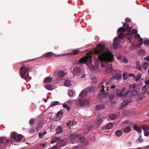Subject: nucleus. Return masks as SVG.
Instances as JSON below:
<instances>
[{
    "mask_svg": "<svg viewBox=\"0 0 149 149\" xmlns=\"http://www.w3.org/2000/svg\"><path fill=\"white\" fill-rule=\"evenodd\" d=\"M104 45H98L97 47L95 48L94 52L95 54L98 55V59L100 61L101 66L106 67V62H111L114 59L113 55L107 51Z\"/></svg>",
    "mask_w": 149,
    "mask_h": 149,
    "instance_id": "1",
    "label": "nucleus"
},
{
    "mask_svg": "<svg viewBox=\"0 0 149 149\" xmlns=\"http://www.w3.org/2000/svg\"><path fill=\"white\" fill-rule=\"evenodd\" d=\"M69 138L72 143H74L75 142H79L82 143V145L85 146L88 144V142L84 137L81 136V135L77 133L70 134Z\"/></svg>",
    "mask_w": 149,
    "mask_h": 149,
    "instance_id": "2",
    "label": "nucleus"
},
{
    "mask_svg": "<svg viewBox=\"0 0 149 149\" xmlns=\"http://www.w3.org/2000/svg\"><path fill=\"white\" fill-rule=\"evenodd\" d=\"M92 56H86L81 58L79 61V63H89V65L88 66L89 68L91 70H93L94 68V66L91 64L92 62L91 58Z\"/></svg>",
    "mask_w": 149,
    "mask_h": 149,
    "instance_id": "3",
    "label": "nucleus"
},
{
    "mask_svg": "<svg viewBox=\"0 0 149 149\" xmlns=\"http://www.w3.org/2000/svg\"><path fill=\"white\" fill-rule=\"evenodd\" d=\"M28 69L25 68L24 67H22L21 68L19 72L20 74L21 77L26 80L27 79L28 76Z\"/></svg>",
    "mask_w": 149,
    "mask_h": 149,
    "instance_id": "4",
    "label": "nucleus"
},
{
    "mask_svg": "<svg viewBox=\"0 0 149 149\" xmlns=\"http://www.w3.org/2000/svg\"><path fill=\"white\" fill-rule=\"evenodd\" d=\"M105 82V80H103V81H102L99 85L98 86V88L101 91V92L100 93V95H104L107 93L106 92H105V90H104V89L106 87V86L104 85H103Z\"/></svg>",
    "mask_w": 149,
    "mask_h": 149,
    "instance_id": "5",
    "label": "nucleus"
},
{
    "mask_svg": "<svg viewBox=\"0 0 149 149\" xmlns=\"http://www.w3.org/2000/svg\"><path fill=\"white\" fill-rule=\"evenodd\" d=\"M130 33H126L124 34L123 33H121L119 34L118 37L119 39H123L124 37H126L127 39L129 40L130 42L132 41V35H130Z\"/></svg>",
    "mask_w": 149,
    "mask_h": 149,
    "instance_id": "6",
    "label": "nucleus"
},
{
    "mask_svg": "<svg viewBox=\"0 0 149 149\" xmlns=\"http://www.w3.org/2000/svg\"><path fill=\"white\" fill-rule=\"evenodd\" d=\"M120 44L118 38L117 37L115 38L113 40V48L115 49L119 47Z\"/></svg>",
    "mask_w": 149,
    "mask_h": 149,
    "instance_id": "7",
    "label": "nucleus"
},
{
    "mask_svg": "<svg viewBox=\"0 0 149 149\" xmlns=\"http://www.w3.org/2000/svg\"><path fill=\"white\" fill-rule=\"evenodd\" d=\"M129 100L127 101L124 100L121 103V105L119 107V109H122L124 108L127 105H128V103L130 102Z\"/></svg>",
    "mask_w": 149,
    "mask_h": 149,
    "instance_id": "8",
    "label": "nucleus"
},
{
    "mask_svg": "<svg viewBox=\"0 0 149 149\" xmlns=\"http://www.w3.org/2000/svg\"><path fill=\"white\" fill-rule=\"evenodd\" d=\"M79 100V104L81 106H85L88 104L89 101L88 100H80V98Z\"/></svg>",
    "mask_w": 149,
    "mask_h": 149,
    "instance_id": "9",
    "label": "nucleus"
},
{
    "mask_svg": "<svg viewBox=\"0 0 149 149\" xmlns=\"http://www.w3.org/2000/svg\"><path fill=\"white\" fill-rule=\"evenodd\" d=\"M132 127H133L134 130H136L139 133H140L141 132L142 130L141 128L140 127L134 124L132 126Z\"/></svg>",
    "mask_w": 149,
    "mask_h": 149,
    "instance_id": "10",
    "label": "nucleus"
},
{
    "mask_svg": "<svg viewBox=\"0 0 149 149\" xmlns=\"http://www.w3.org/2000/svg\"><path fill=\"white\" fill-rule=\"evenodd\" d=\"M130 92V91H127L126 93H118L117 94L116 96L118 97H119V98H120L122 97L123 95L124 97H126L128 95L129 93Z\"/></svg>",
    "mask_w": 149,
    "mask_h": 149,
    "instance_id": "11",
    "label": "nucleus"
},
{
    "mask_svg": "<svg viewBox=\"0 0 149 149\" xmlns=\"http://www.w3.org/2000/svg\"><path fill=\"white\" fill-rule=\"evenodd\" d=\"M122 77L121 75L119 73H117L114 74L111 79H116L117 80H119L121 79Z\"/></svg>",
    "mask_w": 149,
    "mask_h": 149,
    "instance_id": "12",
    "label": "nucleus"
},
{
    "mask_svg": "<svg viewBox=\"0 0 149 149\" xmlns=\"http://www.w3.org/2000/svg\"><path fill=\"white\" fill-rule=\"evenodd\" d=\"M123 26L124 27L126 28V31H127V32L128 33H130V34H132L131 33H130V31H131V28H130V27L129 26V25L127 23H124L123 24Z\"/></svg>",
    "mask_w": 149,
    "mask_h": 149,
    "instance_id": "13",
    "label": "nucleus"
},
{
    "mask_svg": "<svg viewBox=\"0 0 149 149\" xmlns=\"http://www.w3.org/2000/svg\"><path fill=\"white\" fill-rule=\"evenodd\" d=\"M73 71L74 74H77L80 72L81 69L79 67H76L73 69Z\"/></svg>",
    "mask_w": 149,
    "mask_h": 149,
    "instance_id": "14",
    "label": "nucleus"
},
{
    "mask_svg": "<svg viewBox=\"0 0 149 149\" xmlns=\"http://www.w3.org/2000/svg\"><path fill=\"white\" fill-rule=\"evenodd\" d=\"M56 134H59L63 132V128L61 126H58L56 129Z\"/></svg>",
    "mask_w": 149,
    "mask_h": 149,
    "instance_id": "15",
    "label": "nucleus"
},
{
    "mask_svg": "<svg viewBox=\"0 0 149 149\" xmlns=\"http://www.w3.org/2000/svg\"><path fill=\"white\" fill-rule=\"evenodd\" d=\"M36 119L34 118H31L29 121L30 125L31 126H33V125L36 123Z\"/></svg>",
    "mask_w": 149,
    "mask_h": 149,
    "instance_id": "16",
    "label": "nucleus"
},
{
    "mask_svg": "<svg viewBox=\"0 0 149 149\" xmlns=\"http://www.w3.org/2000/svg\"><path fill=\"white\" fill-rule=\"evenodd\" d=\"M113 126V124L111 123H109L105 125L103 128H105L106 129H110Z\"/></svg>",
    "mask_w": 149,
    "mask_h": 149,
    "instance_id": "17",
    "label": "nucleus"
},
{
    "mask_svg": "<svg viewBox=\"0 0 149 149\" xmlns=\"http://www.w3.org/2000/svg\"><path fill=\"white\" fill-rule=\"evenodd\" d=\"M46 58H49L52 57V56L54 57V55L53 54V53L51 52H49L45 54Z\"/></svg>",
    "mask_w": 149,
    "mask_h": 149,
    "instance_id": "18",
    "label": "nucleus"
},
{
    "mask_svg": "<svg viewBox=\"0 0 149 149\" xmlns=\"http://www.w3.org/2000/svg\"><path fill=\"white\" fill-rule=\"evenodd\" d=\"M132 123V122H130L128 120L123 122L121 124V125L124 126V125H127L130 126Z\"/></svg>",
    "mask_w": 149,
    "mask_h": 149,
    "instance_id": "19",
    "label": "nucleus"
},
{
    "mask_svg": "<svg viewBox=\"0 0 149 149\" xmlns=\"http://www.w3.org/2000/svg\"><path fill=\"white\" fill-rule=\"evenodd\" d=\"M17 135V134L15 132H13L11 133V137L13 138L15 141L16 139Z\"/></svg>",
    "mask_w": 149,
    "mask_h": 149,
    "instance_id": "20",
    "label": "nucleus"
},
{
    "mask_svg": "<svg viewBox=\"0 0 149 149\" xmlns=\"http://www.w3.org/2000/svg\"><path fill=\"white\" fill-rule=\"evenodd\" d=\"M109 117L111 120H114L117 118V116L115 114H111L109 115Z\"/></svg>",
    "mask_w": 149,
    "mask_h": 149,
    "instance_id": "21",
    "label": "nucleus"
},
{
    "mask_svg": "<svg viewBox=\"0 0 149 149\" xmlns=\"http://www.w3.org/2000/svg\"><path fill=\"white\" fill-rule=\"evenodd\" d=\"M94 90V87L93 86H90L87 88L85 91L87 93L93 91Z\"/></svg>",
    "mask_w": 149,
    "mask_h": 149,
    "instance_id": "22",
    "label": "nucleus"
},
{
    "mask_svg": "<svg viewBox=\"0 0 149 149\" xmlns=\"http://www.w3.org/2000/svg\"><path fill=\"white\" fill-rule=\"evenodd\" d=\"M102 119H100L98 120L95 123V125L97 127H99L101 124L102 123Z\"/></svg>",
    "mask_w": 149,
    "mask_h": 149,
    "instance_id": "23",
    "label": "nucleus"
},
{
    "mask_svg": "<svg viewBox=\"0 0 149 149\" xmlns=\"http://www.w3.org/2000/svg\"><path fill=\"white\" fill-rule=\"evenodd\" d=\"M87 93V92L85 90L82 91L79 95V98L80 97H84L86 95Z\"/></svg>",
    "mask_w": 149,
    "mask_h": 149,
    "instance_id": "24",
    "label": "nucleus"
},
{
    "mask_svg": "<svg viewBox=\"0 0 149 149\" xmlns=\"http://www.w3.org/2000/svg\"><path fill=\"white\" fill-rule=\"evenodd\" d=\"M105 108V106L104 105H100L97 106L96 107V109L97 110H100L103 109Z\"/></svg>",
    "mask_w": 149,
    "mask_h": 149,
    "instance_id": "25",
    "label": "nucleus"
},
{
    "mask_svg": "<svg viewBox=\"0 0 149 149\" xmlns=\"http://www.w3.org/2000/svg\"><path fill=\"white\" fill-rule=\"evenodd\" d=\"M52 78L49 77H47L45 78L44 81L46 83H49L51 82L52 80Z\"/></svg>",
    "mask_w": 149,
    "mask_h": 149,
    "instance_id": "26",
    "label": "nucleus"
},
{
    "mask_svg": "<svg viewBox=\"0 0 149 149\" xmlns=\"http://www.w3.org/2000/svg\"><path fill=\"white\" fill-rule=\"evenodd\" d=\"M60 137H55L53 138L50 142L51 143H54L56 142L60 139Z\"/></svg>",
    "mask_w": 149,
    "mask_h": 149,
    "instance_id": "27",
    "label": "nucleus"
},
{
    "mask_svg": "<svg viewBox=\"0 0 149 149\" xmlns=\"http://www.w3.org/2000/svg\"><path fill=\"white\" fill-rule=\"evenodd\" d=\"M45 88L49 90H53L52 86L51 84H47L45 86Z\"/></svg>",
    "mask_w": 149,
    "mask_h": 149,
    "instance_id": "28",
    "label": "nucleus"
},
{
    "mask_svg": "<svg viewBox=\"0 0 149 149\" xmlns=\"http://www.w3.org/2000/svg\"><path fill=\"white\" fill-rule=\"evenodd\" d=\"M64 84L66 86H69L71 85V82L69 80H66L65 81Z\"/></svg>",
    "mask_w": 149,
    "mask_h": 149,
    "instance_id": "29",
    "label": "nucleus"
},
{
    "mask_svg": "<svg viewBox=\"0 0 149 149\" xmlns=\"http://www.w3.org/2000/svg\"><path fill=\"white\" fill-rule=\"evenodd\" d=\"M79 52V51L78 49H75L73 50L71 53H70V54L75 55L78 54Z\"/></svg>",
    "mask_w": 149,
    "mask_h": 149,
    "instance_id": "30",
    "label": "nucleus"
},
{
    "mask_svg": "<svg viewBox=\"0 0 149 149\" xmlns=\"http://www.w3.org/2000/svg\"><path fill=\"white\" fill-rule=\"evenodd\" d=\"M115 135L117 136H119L122 134V131L121 130H118L115 132Z\"/></svg>",
    "mask_w": 149,
    "mask_h": 149,
    "instance_id": "31",
    "label": "nucleus"
},
{
    "mask_svg": "<svg viewBox=\"0 0 149 149\" xmlns=\"http://www.w3.org/2000/svg\"><path fill=\"white\" fill-rule=\"evenodd\" d=\"M65 75L64 72L62 71H59L58 73V76L60 77H62Z\"/></svg>",
    "mask_w": 149,
    "mask_h": 149,
    "instance_id": "32",
    "label": "nucleus"
},
{
    "mask_svg": "<svg viewBox=\"0 0 149 149\" xmlns=\"http://www.w3.org/2000/svg\"><path fill=\"white\" fill-rule=\"evenodd\" d=\"M126 29L124 27H121L118 30V32L124 33Z\"/></svg>",
    "mask_w": 149,
    "mask_h": 149,
    "instance_id": "33",
    "label": "nucleus"
},
{
    "mask_svg": "<svg viewBox=\"0 0 149 149\" xmlns=\"http://www.w3.org/2000/svg\"><path fill=\"white\" fill-rule=\"evenodd\" d=\"M22 138V136L21 134H19L17 135L15 141H19L21 140Z\"/></svg>",
    "mask_w": 149,
    "mask_h": 149,
    "instance_id": "34",
    "label": "nucleus"
},
{
    "mask_svg": "<svg viewBox=\"0 0 149 149\" xmlns=\"http://www.w3.org/2000/svg\"><path fill=\"white\" fill-rule=\"evenodd\" d=\"M131 129L129 127H126L124 130V132L125 133H127L130 132Z\"/></svg>",
    "mask_w": 149,
    "mask_h": 149,
    "instance_id": "35",
    "label": "nucleus"
},
{
    "mask_svg": "<svg viewBox=\"0 0 149 149\" xmlns=\"http://www.w3.org/2000/svg\"><path fill=\"white\" fill-rule=\"evenodd\" d=\"M62 111L60 110L56 114V117L58 118H61L62 116Z\"/></svg>",
    "mask_w": 149,
    "mask_h": 149,
    "instance_id": "36",
    "label": "nucleus"
},
{
    "mask_svg": "<svg viewBox=\"0 0 149 149\" xmlns=\"http://www.w3.org/2000/svg\"><path fill=\"white\" fill-rule=\"evenodd\" d=\"M141 74L140 73H138L136 76L135 79V81H138L141 78Z\"/></svg>",
    "mask_w": 149,
    "mask_h": 149,
    "instance_id": "37",
    "label": "nucleus"
},
{
    "mask_svg": "<svg viewBox=\"0 0 149 149\" xmlns=\"http://www.w3.org/2000/svg\"><path fill=\"white\" fill-rule=\"evenodd\" d=\"M141 136V135L140 137L137 139V140L136 141V143H141L143 142V139H140Z\"/></svg>",
    "mask_w": 149,
    "mask_h": 149,
    "instance_id": "38",
    "label": "nucleus"
},
{
    "mask_svg": "<svg viewBox=\"0 0 149 149\" xmlns=\"http://www.w3.org/2000/svg\"><path fill=\"white\" fill-rule=\"evenodd\" d=\"M59 102L58 101H55L54 102H52L51 103V107H52L56 105L59 104Z\"/></svg>",
    "mask_w": 149,
    "mask_h": 149,
    "instance_id": "39",
    "label": "nucleus"
},
{
    "mask_svg": "<svg viewBox=\"0 0 149 149\" xmlns=\"http://www.w3.org/2000/svg\"><path fill=\"white\" fill-rule=\"evenodd\" d=\"M141 128L144 131L148 130V126L146 125H142Z\"/></svg>",
    "mask_w": 149,
    "mask_h": 149,
    "instance_id": "40",
    "label": "nucleus"
},
{
    "mask_svg": "<svg viewBox=\"0 0 149 149\" xmlns=\"http://www.w3.org/2000/svg\"><path fill=\"white\" fill-rule=\"evenodd\" d=\"M137 30L136 29H133L132 30V33L130 32L132 34H130V35H132V34H136L137 33Z\"/></svg>",
    "mask_w": 149,
    "mask_h": 149,
    "instance_id": "41",
    "label": "nucleus"
},
{
    "mask_svg": "<svg viewBox=\"0 0 149 149\" xmlns=\"http://www.w3.org/2000/svg\"><path fill=\"white\" fill-rule=\"evenodd\" d=\"M121 61L123 63H127V60L125 57H123L121 59Z\"/></svg>",
    "mask_w": 149,
    "mask_h": 149,
    "instance_id": "42",
    "label": "nucleus"
},
{
    "mask_svg": "<svg viewBox=\"0 0 149 149\" xmlns=\"http://www.w3.org/2000/svg\"><path fill=\"white\" fill-rule=\"evenodd\" d=\"M47 132L45 131L43 132L42 133L40 132L38 134V136L40 138H41Z\"/></svg>",
    "mask_w": 149,
    "mask_h": 149,
    "instance_id": "43",
    "label": "nucleus"
},
{
    "mask_svg": "<svg viewBox=\"0 0 149 149\" xmlns=\"http://www.w3.org/2000/svg\"><path fill=\"white\" fill-rule=\"evenodd\" d=\"M63 106L64 108H65L68 111L70 109V108L67 104H63Z\"/></svg>",
    "mask_w": 149,
    "mask_h": 149,
    "instance_id": "44",
    "label": "nucleus"
},
{
    "mask_svg": "<svg viewBox=\"0 0 149 149\" xmlns=\"http://www.w3.org/2000/svg\"><path fill=\"white\" fill-rule=\"evenodd\" d=\"M139 53L140 55H143L145 54V51L144 50H140L139 51Z\"/></svg>",
    "mask_w": 149,
    "mask_h": 149,
    "instance_id": "45",
    "label": "nucleus"
},
{
    "mask_svg": "<svg viewBox=\"0 0 149 149\" xmlns=\"http://www.w3.org/2000/svg\"><path fill=\"white\" fill-rule=\"evenodd\" d=\"M74 123V121H69V123H67V125H69L70 126H72Z\"/></svg>",
    "mask_w": 149,
    "mask_h": 149,
    "instance_id": "46",
    "label": "nucleus"
},
{
    "mask_svg": "<svg viewBox=\"0 0 149 149\" xmlns=\"http://www.w3.org/2000/svg\"><path fill=\"white\" fill-rule=\"evenodd\" d=\"M106 71L107 72L110 73L112 71V69L111 68L108 67L106 68Z\"/></svg>",
    "mask_w": 149,
    "mask_h": 149,
    "instance_id": "47",
    "label": "nucleus"
},
{
    "mask_svg": "<svg viewBox=\"0 0 149 149\" xmlns=\"http://www.w3.org/2000/svg\"><path fill=\"white\" fill-rule=\"evenodd\" d=\"M148 66V63L147 62H145L144 63L143 65V67L145 69H146L147 68Z\"/></svg>",
    "mask_w": 149,
    "mask_h": 149,
    "instance_id": "48",
    "label": "nucleus"
},
{
    "mask_svg": "<svg viewBox=\"0 0 149 149\" xmlns=\"http://www.w3.org/2000/svg\"><path fill=\"white\" fill-rule=\"evenodd\" d=\"M123 77L124 79L126 80L127 77V74L126 73H124L123 74Z\"/></svg>",
    "mask_w": 149,
    "mask_h": 149,
    "instance_id": "49",
    "label": "nucleus"
},
{
    "mask_svg": "<svg viewBox=\"0 0 149 149\" xmlns=\"http://www.w3.org/2000/svg\"><path fill=\"white\" fill-rule=\"evenodd\" d=\"M127 91L126 89V88L125 87L123 88L121 90V93H125V92L126 93Z\"/></svg>",
    "mask_w": 149,
    "mask_h": 149,
    "instance_id": "50",
    "label": "nucleus"
},
{
    "mask_svg": "<svg viewBox=\"0 0 149 149\" xmlns=\"http://www.w3.org/2000/svg\"><path fill=\"white\" fill-rule=\"evenodd\" d=\"M136 87V84H133V85H130L129 87L131 89H134Z\"/></svg>",
    "mask_w": 149,
    "mask_h": 149,
    "instance_id": "51",
    "label": "nucleus"
},
{
    "mask_svg": "<svg viewBox=\"0 0 149 149\" xmlns=\"http://www.w3.org/2000/svg\"><path fill=\"white\" fill-rule=\"evenodd\" d=\"M68 93L70 96H72L73 95V92L72 90H70L68 92Z\"/></svg>",
    "mask_w": 149,
    "mask_h": 149,
    "instance_id": "52",
    "label": "nucleus"
},
{
    "mask_svg": "<svg viewBox=\"0 0 149 149\" xmlns=\"http://www.w3.org/2000/svg\"><path fill=\"white\" fill-rule=\"evenodd\" d=\"M116 86L114 85L113 84H111V85L110 86V88H111L113 89V90H114L115 89V88H116Z\"/></svg>",
    "mask_w": 149,
    "mask_h": 149,
    "instance_id": "53",
    "label": "nucleus"
},
{
    "mask_svg": "<svg viewBox=\"0 0 149 149\" xmlns=\"http://www.w3.org/2000/svg\"><path fill=\"white\" fill-rule=\"evenodd\" d=\"M138 42L140 45H142L143 43V40L142 38H140L138 41Z\"/></svg>",
    "mask_w": 149,
    "mask_h": 149,
    "instance_id": "54",
    "label": "nucleus"
},
{
    "mask_svg": "<svg viewBox=\"0 0 149 149\" xmlns=\"http://www.w3.org/2000/svg\"><path fill=\"white\" fill-rule=\"evenodd\" d=\"M114 95L113 94H111L109 95V99H113L114 97Z\"/></svg>",
    "mask_w": 149,
    "mask_h": 149,
    "instance_id": "55",
    "label": "nucleus"
},
{
    "mask_svg": "<svg viewBox=\"0 0 149 149\" xmlns=\"http://www.w3.org/2000/svg\"><path fill=\"white\" fill-rule=\"evenodd\" d=\"M110 103L112 104H115L116 103V101H114L113 99H109Z\"/></svg>",
    "mask_w": 149,
    "mask_h": 149,
    "instance_id": "56",
    "label": "nucleus"
},
{
    "mask_svg": "<svg viewBox=\"0 0 149 149\" xmlns=\"http://www.w3.org/2000/svg\"><path fill=\"white\" fill-rule=\"evenodd\" d=\"M35 132H36V130L35 129V128H32L29 131V132L30 133H34Z\"/></svg>",
    "mask_w": 149,
    "mask_h": 149,
    "instance_id": "57",
    "label": "nucleus"
},
{
    "mask_svg": "<svg viewBox=\"0 0 149 149\" xmlns=\"http://www.w3.org/2000/svg\"><path fill=\"white\" fill-rule=\"evenodd\" d=\"M144 44L147 45H149V40H145L144 41Z\"/></svg>",
    "mask_w": 149,
    "mask_h": 149,
    "instance_id": "58",
    "label": "nucleus"
},
{
    "mask_svg": "<svg viewBox=\"0 0 149 149\" xmlns=\"http://www.w3.org/2000/svg\"><path fill=\"white\" fill-rule=\"evenodd\" d=\"M147 90V88L145 86H143L142 89V91L143 92H146Z\"/></svg>",
    "mask_w": 149,
    "mask_h": 149,
    "instance_id": "59",
    "label": "nucleus"
},
{
    "mask_svg": "<svg viewBox=\"0 0 149 149\" xmlns=\"http://www.w3.org/2000/svg\"><path fill=\"white\" fill-rule=\"evenodd\" d=\"M134 37L135 38H138V39L140 38V35L137 33L135 35Z\"/></svg>",
    "mask_w": 149,
    "mask_h": 149,
    "instance_id": "60",
    "label": "nucleus"
},
{
    "mask_svg": "<svg viewBox=\"0 0 149 149\" xmlns=\"http://www.w3.org/2000/svg\"><path fill=\"white\" fill-rule=\"evenodd\" d=\"M125 22H131V19L128 18H127L125 19Z\"/></svg>",
    "mask_w": 149,
    "mask_h": 149,
    "instance_id": "61",
    "label": "nucleus"
},
{
    "mask_svg": "<svg viewBox=\"0 0 149 149\" xmlns=\"http://www.w3.org/2000/svg\"><path fill=\"white\" fill-rule=\"evenodd\" d=\"M93 126L92 125H91V124L90 126H88L87 127V128L88 130H90L91 129H92L93 128Z\"/></svg>",
    "mask_w": 149,
    "mask_h": 149,
    "instance_id": "62",
    "label": "nucleus"
},
{
    "mask_svg": "<svg viewBox=\"0 0 149 149\" xmlns=\"http://www.w3.org/2000/svg\"><path fill=\"white\" fill-rule=\"evenodd\" d=\"M144 135L146 136H148L149 135V132L147 131L146 132H145L144 133Z\"/></svg>",
    "mask_w": 149,
    "mask_h": 149,
    "instance_id": "63",
    "label": "nucleus"
},
{
    "mask_svg": "<svg viewBox=\"0 0 149 149\" xmlns=\"http://www.w3.org/2000/svg\"><path fill=\"white\" fill-rule=\"evenodd\" d=\"M128 77H129L131 76L133 78H134L135 77V76L133 74H131V73L129 74H128Z\"/></svg>",
    "mask_w": 149,
    "mask_h": 149,
    "instance_id": "64",
    "label": "nucleus"
}]
</instances>
